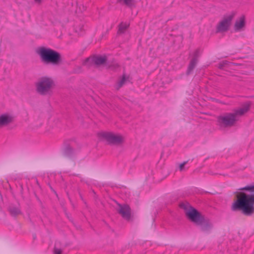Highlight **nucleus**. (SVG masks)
<instances>
[{"mask_svg":"<svg viewBox=\"0 0 254 254\" xmlns=\"http://www.w3.org/2000/svg\"><path fill=\"white\" fill-rule=\"evenodd\" d=\"M245 190L241 192L238 199L233 204V210H240L247 216H251L254 213V185H250L240 189Z\"/></svg>","mask_w":254,"mask_h":254,"instance_id":"1","label":"nucleus"},{"mask_svg":"<svg viewBox=\"0 0 254 254\" xmlns=\"http://www.w3.org/2000/svg\"><path fill=\"white\" fill-rule=\"evenodd\" d=\"M250 102L245 103L241 108L232 113H226L218 116L217 121L220 127H230L235 126L239 120L238 116H243L250 108Z\"/></svg>","mask_w":254,"mask_h":254,"instance_id":"2","label":"nucleus"},{"mask_svg":"<svg viewBox=\"0 0 254 254\" xmlns=\"http://www.w3.org/2000/svg\"><path fill=\"white\" fill-rule=\"evenodd\" d=\"M36 53L40 57L41 62L45 64L59 65L62 62L61 54L50 48L44 46L38 47Z\"/></svg>","mask_w":254,"mask_h":254,"instance_id":"3","label":"nucleus"},{"mask_svg":"<svg viewBox=\"0 0 254 254\" xmlns=\"http://www.w3.org/2000/svg\"><path fill=\"white\" fill-rule=\"evenodd\" d=\"M54 84V82L52 78L48 76H43L36 83V91L41 95H49Z\"/></svg>","mask_w":254,"mask_h":254,"instance_id":"4","label":"nucleus"},{"mask_svg":"<svg viewBox=\"0 0 254 254\" xmlns=\"http://www.w3.org/2000/svg\"><path fill=\"white\" fill-rule=\"evenodd\" d=\"M98 136L101 139L106 140L107 144L110 145H119L124 141L122 136L115 135L110 132H100L98 133Z\"/></svg>","mask_w":254,"mask_h":254,"instance_id":"5","label":"nucleus"},{"mask_svg":"<svg viewBox=\"0 0 254 254\" xmlns=\"http://www.w3.org/2000/svg\"><path fill=\"white\" fill-rule=\"evenodd\" d=\"M235 15V12L233 11L229 14L225 15L223 19L217 24L216 33H219L228 31Z\"/></svg>","mask_w":254,"mask_h":254,"instance_id":"6","label":"nucleus"},{"mask_svg":"<svg viewBox=\"0 0 254 254\" xmlns=\"http://www.w3.org/2000/svg\"><path fill=\"white\" fill-rule=\"evenodd\" d=\"M201 56V52L199 49H196L192 53H190V57L191 59L189 63L188 68L186 71V75H190L196 67L198 62V59Z\"/></svg>","mask_w":254,"mask_h":254,"instance_id":"7","label":"nucleus"},{"mask_svg":"<svg viewBox=\"0 0 254 254\" xmlns=\"http://www.w3.org/2000/svg\"><path fill=\"white\" fill-rule=\"evenodd\" d=\"M186 215L189 219L196 225H199L203 216L195 209L190 208L186 212Z\"/></svg>","mask_w":254,"mask_h":254,"instance_id":"8","label":"nucleus"},{"mask_svg":"<svg viewBox=\"0 0 254 254\" xmlns=\"http://www.w3.org/2000/svg\"><path fill=\"white\" fill-rule=\"evenodd\" d=\"M118 211L122 217L127 220L129 219L130 216V211L129 207L127 204H119Z\"/></svg>","mask_w":254,"mask_h":254,"instance_id":"9","label":"nucleus"},{"mask_svg":"<svg viewBox=\"0 0 254 254\" xmlns=\"http://www.w3.org/2000/svg\"><path fill=\"white\" fill-rule=\"evenodd\" d=\"M246 26L245 17L242 15L239 20H237L235 22L234 29L235 32L241 31L243 28Z\"/></svg>","mask_w":254,"mask_h":254,"instance_id":"10","label":"nucleus"},{"mask_svg":"<svg viewBox=\"0 0 254 254\" xmlns=\"http://www.w3.org/2000/svg\"><path fill=\"white\" fill-rule=\"evenodd\" d=\"M199 225L200 226L201 229L203 231H208L210 230L213 226L211 221L209 219L205 218L204 217L202 219L201 223H200Z\"/></svg>","mask_w":254,"mask_h":254,"instance_id":"11","label":"nucleus"},{"mask_svg":"<svg viewBox=\"0 0 254 254\" xmlns=\"http://www.w3.org/2000/svg\"><path fill=\"white\" fill-rule=\"evenodd\" d=\"M107 61L106 56H96L93 57L91 60L92 63H93L97 65H100L104 64Z\"/></svg>","mask_w":254,"mask_h":254,"instance_id":"12","label":"nucleus"},{"mask_svg":"<svg viewBox=\"0 0 254 254\" xmlns=\"http://www.w3.org/2000/svg\"><path fill=\"white\" fill-rule=\"evenodd\" d=\"M12 121L11 116L7 114H2L0 116V126H5Z\"/></svg>","mask_w":254,"mask_h":254,"instance_id":"13","label":"nucleus"},{"mask_svg":"<svg viewBox=\"0 0 254 254\" xmlns=\"http://www.w3.org/2000/svg\"><path fill=\"white\" fill-rule=\"evenodd\" d=\"M117 2L125 5L130 9H132L136 6L135 0H117Z\"/></svg>","mask_w":254,"mask_h":254,"instance_id":"14","label":"nucleus"},{"mask_svg":"<svg viewBox=\"0 0 254 254\" xmlns=\"http://www.w3.org/2000/svg\"><path fill=\"white\" fill-rule=\"evenodd\" d=\"M63 154L66 157H71L74 154V150L69 145H65L63 150Z\"/></svg>","mask_w":254,"mask_h":254,"instance_id":"15","label":"nucleus"},{"mask_svg":"<svg viewBox=\"0 0 254 254\" xmlns=\"http://www.w3.org/2000/svg\"><path fill=\"white\" fill-rule=\"evenodd\" d=\"M129 24L127 23L121 22L119 25L118 31V34H121L125 33L126 29L129 27Z\"/></svg>","mask_w":254,"mask_h":254,"instance_id":"16","label":"nucleus"},{"mask_svg":"<svg viewBox=\"0 0 254 254\" xmlns=\"http://www.w3.org/2000/svg\"><path fill=\"white\" fill-rule=\"evenodd\" d=\"M127 79V77L124 74L121 78V79L119 81L118 83V89L121 88L125 83Z\"/></svg>","mask_w":254,"mask_h":254,"instance_id":"17","label":"nucleus"},{"mask_svg":"<svg viewBox=\"0 0 254 254\" xmlns=\"http://www.w3.org/2000/svg\"><path fill=\"white\" fill-rule=\"evenodd\" d=\"M10 212L12 214L16 215L20 213V210L18 208H11L10 209Z\"/></svg>","mask_w":254,"mask_h":254,"instance_id":"18","label":"nucleus"},{"mask_svg":"<svg viewBox=\"0 0 254 254\" xmlns=\"http://www.w3.org/2000/svg\"><path fill=\"white\" fill-rule=\"evenodd\" d=\"M188 163V161H184L183 163H181L179 165V170L181 171H182L185 170V166Z\"/></svg>","mask_w":254,"mask_h":254,"instance_id":"19","label":"nucleus"},{"mask_svg":"<svg viewBox=\"0 0 254 254\" xmlns=\"http://www.w3.org/2000/svg\"><path fill=\"white\" fill-rule=\"evenodd\" d=\"M62 251L60 249L55 248L54 250V254H61Z\"/></svg>","mask_w":254,"mask_h":254,"instance_id":"20","label":"nucleus"},{"mask_svg":"<svg viewBox=\"0 0 254 254\" xmlns=\"http://www.w3.org/2000/svg\"><path fill=\"white\" fill-rule=\"evenodd\" d=\"M218 67L221 69H223L224 67L223 64H222L221 63H219L218 65Z\"/></svg>","mask_w":254,"mask_h":254,"instance_id":"21","label":"nucleus"},{"mask_svg":"<svg viewBox=\"0 0 254 254\" xmlns=\"http://www.w3.org/2000/svg\"><path fill=\"white\" fill-rule=\"evenodd\" d=\"M221 63L223 64V66L224 67L226 64H227L228 62L226 61H223L222 62H221Z\"/></svg>","mask_w":254,"mask_h":254,"instance_id":"22","label":"nucleus"},{"mask_svg":"<svg viewBox=\"0 0 254 254\" xmlns=\"http://www.w3.org/2000/svg\"><path fill=\"white\" fill-rule=\"evenodd\" d=\"M221 63L223 64V66L224 67L226 64H227L228 62L226 61H223L222 62H221Z\"/></svg>","mask_w":254,"mask_h":254,"instance_id":"23","label":"nucleus"},{"mask_svg":"<svg viewBox=\"0 0 254 254\" xmlns=\"http://www.w3.org/2000/svg\"><path fill=\"white\" fill-rule=\"evenodd\" d=\"M36 3H40L42 2V0H34Z\"/></svg>","mask_w":254,"mask_h":254,"instance_id":"24","label":"nucleus"},{"mask_svg":"<svg viewBox=\"0 0 254 254\" xmlns=\"http://www.w3.org/2000/svg\"><path fill=\"white\" fill-rule=\"evenodd\" d=\"M90 61V60L89 59H86V62H89Z\"/></svg>","mask_w":254,"mask_h":254,"instance_id":"25","label":"nucleus"}]
</instances>
